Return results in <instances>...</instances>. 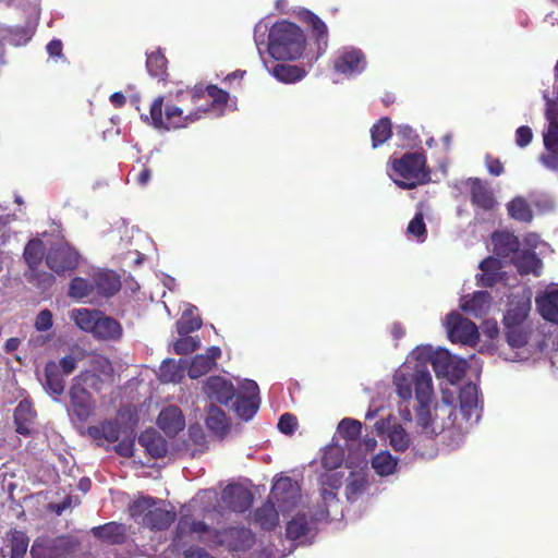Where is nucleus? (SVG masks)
<instances>
[{
    "instance_id": "1",
    "label": "nucleus",
    "mask_w": 558,
    "mask_h": 558,
    "mask_svg": "<svg viewBox=\"0 0 558 558\" xmlns=\"http://www.w3.org/2000/svg\"><path fill=\"white\" fill-rule=\"evenodd\" d=\"M466 366L464 359L446 349L434 351L432 347L422 345L415 348L395 372L396 393L409 402L414 391L418 403L417 424L427 436L453 425L452 407L457 401L465 421L478 420L476 385L466 384L460 389L456 385L464 376Z\"/></svg>"
},
{
    "instance_id": "2",
    "label": "nucleus",
    "mask_w": 558,
    "mask_h": 558,
    "mask_svg": "<svg viewBox=\"0 0 558 558\" xmlns=\"http://www.w3.org/2000/svg\"><path fill=\"white\" fill-rule=\"evenodd\" d=\"M208 545H226L232 550L248 548L254 541L253 533L245 527H230L216 531L192 515L183 513L178 522L173 542L177 546H185L192 542Z\"/></svg>"
},
{
    "instance_id": "3",
    "label": "nucleus",
    "mask_w": 558,
    "mask_h": 558,
    "mask_svg": "<svg viewBox=\"0 0 558 558\" xmlns=\"http://www.w3.org/2000/svg\"><path fill=\"white\" fill-rule=\"evenodd\" d=\"M344 460V450L340 445L331 444L324 450L322 464L326 470L319 476L320 496L325 504L316 513V520H323L329 517L328 507L338 502L337 490L342 485L343 472L336 471Z\"/></svg>"
},
{
    "instance_id": "4",
    "label": "nucleus",
    "mask_w": 558,
    "mask_h": 558,
    "mask_svg": "<svg viewBox=\"0 0 558 558\" xmlns=\"http://www.w3.org/2000/svg\"><path fill=\"white\" fill-rule=\"evenodd\" d=\"M304 44L305 38L300 27L282 21L270 28L267 50L274 59L293 60L302 54Z\"/></svg>"
},
{
    "instance_id": "5",
    "label": "nucleus",
    "mask_w": 558,
    "mask_h": 558,
    "mask_svg": "<svg viewBox=\"0 0 558 558\" xmlns=\"http://www.w3.org/2000/svg\"><path fill=\"white\" fill-rule=\"evenodd\" d=\"M425 157L420 153H409L392 161L391 179L402 189H414L429 181Z\"/></svg>"
},
{
    "instance_id": "6",
    "label": "nucleus",
    "mask_w": 558,
    "mask_h": 558,
    "mask_svg": "<svg viewBox=\"0 0 558 558\" xmlns=\"http://www.w3.org/2000/svg\"><path fill=\"white\" fill-rule=\"evenodd\" d=\"M130 513L134 519H142L145 526L151 530H166L175 520V512L156 507L151 497H142L130 507Z\"/></svg>"
},
{
    "instance_id": "7",
    "label": "nucleus",
    "mask_w": 558,
    "mask_h": 558,
    "mask_svg": "<svg viewBox=\"0 0 558 558\" xmlns=\"http://www.w3.org/2000/svg\"><path fill=\"white\" fill-rule=\"evenodd\" d=\"M92 377L93 375L89 372H82L73 378L69 390V414L82 423L86 422L95 410V401L89 391L84 387Z\"/></svg>"
},
{
    "instance_id": "8",
    "label": "nucleus",
    "mask_w": 558,
    "mask_h": 558,
    "mask_svg": "<svg viewBox=\"0 0 558 558\" xmlns=\"http://www.w3.org/2000/svg\"><path fill=\"white\" fill-rule=\"evenodd\" d=\"M162 104L163 98L160 96L154 100L150 106V120L151 124L156 129L171 128H185L187 124L195 122L201 118V111H194L190 114L183 116V110L177 106H167L166 108V120L162 119Z\"/></svg>"
},
{
    "instance_id": "9",
    "label": "nucleus",
    "mask_w": 558,
    "mask_h": 558,
    "mask_svg": "<svg viewBox=\"0 0 558 558\" xmlns=\"http://www.w3.org/2000/svg\"><path fill=\"white\" fill-rule=\"evenodd\" d=\"M270 500L282 514L291 513L300 501V487L289 477L278 478L271 488Z\"/></svg>"
},
{
    "instance_id": "10",
    "label": "nucleus",
    "mask_w": 558,
    "mask_h": 558,
    "mask_svg": "<svg viewBox=\"0 0 558 558\" xmlns=\"http://www.w3.org/2000/svg\"><path fill=\"white\" fill-rule=\"evenodd\" d=\"M446 330L451 342L472 345L478 339L477 327L458 312L447 315Z\"/></svg>"
},
{
    "instance_id": "11",
    "label": "nucleus",
    "mask_w": 558,
    "mask_h": 558,
    "mask_svg": "<svg viewBox=\"0 0 558 558\" xmlns=\"http://www.w3.org/2000/svg\"><path fill=\"white\" fill-rule=\"evenodd\" d=\"M490 242L494 245L495 258L490 256V269L502 266L504 263L512 262L520 248L518 236L509 231H496L490 234Z\"/></svg>"
},
{
    "instance_id": "12",
    "label": "nucleus",
    "mask_w": 558,
    "mask_h": 558,
    "mask_svg": "<svg viewBox=\"0 0 558 558\" xmlns=\"http://www.w3.org/2000/svg\"><path fill=\"white\" fill-rule=\"evenodd\" d=\"M453 189L459 196L469 197L475 207L476 214L485 213L488 209V190L483 181L477 178H468L458 180L453 183Z\"/></svg>"
},
{
    "instance_id": "13",
    "label": "nucleus",
    "mask_w": 558,
    "mask_h": 558,
    "mask_svg": "<svg viewBox=\"0 0 558 558\" xmlns=\"http://www.w3.org/2000/svg\"><path fill=\"white\" fill-rule=\"evenodd\" d=\"M258 386L254 380L245 379L233 403L235 413L243 420H251L259 408Z\"/></svg>"
},
{
    "instance_id": "14",
    "label": "nucleus",
    "mask_w": 558,
    "mask_h": 558,
    "mask_svg": "<svg viewBox=\"0 0 558 558\" xmlns=\"http://www.w3.org/2000/svg\"><path fill=\"white\" fill-rule=\"evenodd\" d=\"M73 550V543L66 537H38L32 548L33 558H68Z\"/></svg>"
},
{
    "instance_id": "15",
    "label": "nucleus",
    "mask_w": 558,
    "mask_h": 558,
    "mask_svg": "<svg viewBox=\"0 0 558 558\" xmlns=\"http://www.w3.org/2000/svg\"><path fill=\"white\" fill-rule=\"evenodd\" d=\"M78 258V253L68 243H58L49 250L46 264L52 271L60 275L76 268Z\"/></svg>"
},
{
    "instance_id": "16",
    "label": "nucleus",
    "mask_w": 558,
    "mask_h": 558,
    "mask_svg": "<svg viewBox=\"0 0 558 558\" xmlns=\"http://www.w3.org/2000/svg\"><path fill=\"white\" fill-rule=\"evenodd\" d=\"M365 59L363 53L355 48H344L338 52L335 61V70L344 75H354L365 69Z\"/></svg>"
},
{
    "instance_id": "17",
    "label": "nucleus",
    "mask_w": 558,
    "mask_h": 558,
    "mask_svg": "<svg viewBox=\"0 0 558 558\" xmlns=\"http://www.w3.org/2000/svg\"><path fill=\"white\" fill-rule=\"evenodd\" d=\"M222 500L231 510L244 512L253 500L252 493L242 485H228L222 492Z\"/></svg>"
},
{
    "instance_id": "18",
    "label": "nucleus",
    "mask_w": 558,
    "mask_h": 558,
    "mask_svg": "<svg viewBox=\"0 0 558 558\" xmlns=\"http://www.w3.org/2000/svg\"><path fill=\"white\" fill-rule=\"evenodd\" d=\"M157 424L166 435L173 437L184 428L185 420L178 407L169 405L161 410Z\"/></svg>"
},
{
    "instance_id": "19",
    "label": "nucleus",
    "mask_w": 558,
    "mask_h": 558,
    "mask_svg": "<svg viewBox=\"0 0 558 558\" xmlns=\"http://www.w3.org/2000/svg\"><path fill=\"white\" fill-rule=\"evenodd\" d=\"M204 390L208 398L222 404H228L234 397L233 385L219 376L208 378Z\"/></svg>"
},
{
    "instance_id": "20",
    "label": "nucleus",
    "mask_w": 558,
    "mask_h": 558,
    "mask_svg": "<svg viewBox=\"0 0 558 558\" xmlns=\"http://www.w3.org/2000/svg\"><path fill=\"white\" fill-rule=\"evenodd\" d=\"M535 304L541 316L550 323L558 324V290H546L535 298Z\"/></svg>"
},
{
    "instance_id": "21",
    "label": "nucleus",
    "mask_w": 558,
    "mask_h": 558,
    "mask_svg": "<svg viewBox=\"0 0 558 558\" xmlns=\"http://www.w3.org/2000/svg\"><path fill=\"white\" fill-rule=\"evenodd\" d=\"M532 303L529 298L515 296L510 303L504 316V324H527L526 319L531 311Z\"/></svg>"
},
{
    "instance_id": "22",
    "label": "nucleus",
    "mask_w": 558,
    "mask_h": 558,
    "mask_svg": "<svg viewBox=\"0 0 558 558\" xmlns=\"http://www.w3.org/2000/svg\"><path fill=\"white\" fill-rule=\"evenodd\" d=\"M95 292L102 296L113 295L120 289V279L110 270H98L93 276Z\"/></svg>"
},
{
    "instance_id": "23",
    "label": "nucleus",
    "mask_w": 558,
    "mask_h": 558,
    "mask_svg": "<svg viewBox=\"0 0 558 558\" xmlns=\"http://www.w3.org/2000/svg\"><path fill=\"white\" fill-rule=\"evenodd\" d=\"M138 442L153 458H162L168 451L166 439L154 429L143 432L138 437Z\"/></svg>"
},
{
    "instance_id": "24",
    "label": "nucleus",
    "mask_w": 558,
    "mask_h": 558,
    "mask_svg": "<svg viewBox=\"0 0 558 558\" xmlns=\"http://www.w3.org/2000/svg\"><path fill=\"white\" fill-rule=\"evenodd\" d=\"M36 412L32 403L24 399L20 401L14 411V423L16 425V433L27 436L31 434V426L34 424Z\"/></svg>"
},
{
    "instance_id": "25",
    "label": "nucleus",
    "mask_w": 558,
    "mask_h": 558,
    "mask_svg": "<svg viewBox=\"0 0 558 558\" xmlns=\"http://www.w3.org/2000/svg\"><path fill=\"white\" fill-rule=\"evenodd\" d=\"M512 262L521 276L530 274L541 276L543 263L534 251H523L520 255H515Z\"/></svg>"
},
{
    "instance_id": "26",
    "label": "nucleus",
    "mask_w": 558,
    "mask_h": 558,
    "mask_svg": "<svg viewBox=\"0 0 558 558\" xmlns=\"http://www.w3.org/2000/svg\"><path fill=\"white\" fill-rule=\"evenodd\" d=\"M87 435L100 446L102 441L112 444L120 437V425L116 421H106L99 426H89Z\"/></svg>"
},
{
    "instance_id": "27",
    "label": "nucleus",
    "mask_w": 558,
    "mask_h": 558,
    "mask_svg": "<svg viewBox=\"0 0 558 558\" xmlns=\"http://www.w3.org/2000/svg\"><path fill=\"white\" fill-rule=\"evenodd\" d=\"M94 337L101 340H118L122 336L121 325L112 317L99 315L95 323Z\"/></svg>"
},
{
    "instance_id": "28",
    "label": "nucleus",
    "mask_w": 558,
    "mask_h": 558,
    "mask_svg": "<svg viewBox=\"0 0 558 558\" xmlns=\"http://www.w3.org/2000/svg\"><path fill=\"white\" fill-rule=\"evenodd\" d=\"M279 509L269 499L254 512V521L264 530H272L279 524Z\"/></svg>"
},
{
    "instance_id": "29",
    "label": "nucleus",
    "mask_w": 558,
    "mask_h": 558,
    "mask_svg": "<svg viewBox=\"0 0 558 558\" xmlns=\"http://www.w3.org/2000/svg\"><path fill=\"white\" fill-rule=\"evenodd\" d=\"M507 211L510 218L523 223H531L534 215L529 199L523 196H515L507 204Z\"/></svg>"
},
{
    "instance_id": "30",
    "label": "nucleus",
    "mask_w": 558,
    "mask_h": 558,
    "mask_svg": "<svg viewBox=\"0 0 558 558\" xmlns=\"http://www.w3.org/2000/svg\"><path fill=\"white\" fill-rule=\"evenodd\" d=\"M507 342L511 348H523L530 338L531 327L529 324H504Z\"/></svg>"
},
{
    "instance_id": "31",
    "label": "nucleus",
    "mask_w": 558,
    "mask_h": 558,
    "mask_svg": "<svg viewBox=\"0 0 558 558\" xmlns=\"http://www.w3.org/2000/svg\"><path fill=\"white\" fill-rule=\"evenodd\" d=\"M95 537L107 541L112 544L123 543L125 537V527L123 524L110 522L92 530Z\"/></svg>"
},
{
    "instance_id": "32",
    "label": "nucleus",
    "mask_w": 558,
    "mask_h": 558,
    "mask_svg": "<svg viewBox=\"0 0 558 558\" xmlns=\"http://www.w3.org/2000/svg\"><path fill=\"white\" fill-rule=\"evenodd\" d=\"M461 307L464 312L470 313L477 318H482L483 322H486V315L488 313L487 292H475L471 300L462 302Z\"/></svg>"
},
{
    "instance_id": "33",
    "label": "nucleus",
    "mask_w": 558,
    "mask_h": 558,
    "mask_svg": "<svg viewBox=\"0 0 558 558\" xmlns=\"http://www.w3.org/2000/svg\"><path fill=\"white\" fill-rule=\"evenodd\" d=\"M367 485V474L361 469L350 473L345 486V497L349 501L356 500L365 490Z\"/></svg>"
},
{
    "instance_id": "34",
    "label": "nucleus",
    "mask_w": 558,
    "mask_h": 558,
    "mask_svg": "<svg viewBox=\"0 0 558 558\" xmlns=\"http://www.w3.org/2000/svg\"><path fill=\"white\" fill-rule=\"evenodd\" d=\"M305 19L310 27L312 28V34L316 38L317 43V51L322 54L326 48L328 43V29L326 24L315 14L307 12L305 14Z\"/></svg>"
},
{
    "instance_id": "35",
    "label": "nucleus",
    "mask_w": 558,
    "mask_h": 558,
    "mask_svg": "<svg viewBox=\"0 0 558 558\" xmlns=\"http://www.w3.org/2000/svg\"><path fill=\"white\" fill-rule=\"evenodd\" d=\"M310 531L311 522L306 519V515L300 511H298L287 524V536L293 541L306 537Z\"/></svg>"
},
{
    "instance_id": "36",
    "label": "nucleus",
    "mask_w": 558,
    "mask_h": 558,
    "mask_svg": "<svg viewBox=\"0 0 558 558\" xmlns=\"http://www.w3.org/2000/svg\"><path fill=\"white\" fill-rule=\"evenodd\" d=\"M34 31L29 27H5L1 26V40H8L14 46H22L28 43Z\"/></svg>"
},
{
    "instance_id": "37",
    "label": "nucleus",
    "mask_w": 558,
    "mask_h": 558,
    "mask_svg": "<svg viewBox=\"0 0 558 558\" xmlns=\"http://www.w3.org/2000/svg\"><path fill=\"white\" fill-rule=\"evenodd\" d=\"M99 315L100 314L96 311L78 308L71 312V319L74 320L80 329L93 333L95 330L94 325L97 323Z\"/></svg>"
},
{
    "instance_id": "38",
    "label": "nucleus",
    "mask_w": 558,
    "mask_h": 558,
    "mask_svg": "<svg viewBox=\"0 0 558 558\" xmlns=\"http://www.w3.org/2000/svg\"><path fill=\"white\" fill-rule=\"evenodd\" d=\"M398 460L388 451L377 453L372 460V466L380 476H388L395 473Z\"/></svg>"
},
{
    "instance_id": "39",
    "label": "nucleus",
    "mask_w": 558,
    "mask_h": 558,
    "mask_svg": "<svg viewBox=\"0 0 558 558\" xmlns=\"http://www.w3.org/2000/svg\"><path fill=\"white\" fill-rule=\"evenodd\" d=\"M270 73L280 82L293 83L304 77L305 72L300 68L291 64H276Z\"/></svg>"
},
{
    "instance_id": "40",
    "label": "nucleus",
    "mask_w": 558,
    "mask_h": 558,
    "mask_svg": "<svg viewBox=\"0 0 558 558\" xmlns=\"http://www.w3.org/2000/svg\"><path fill=\"white\" fill-rule=\"evenodd\" d=\"M195 310V306L189 305V307L183 312L182 317L177 323L179 335H189L190 332L201 328L202 319L194 315Z\"/></svg>"
},
{
    "instance_id": "41",
    "label": "nucleus",
    "mask_w": 558,
    "mask_h": 558,
    "mask_svg": "<svg viewBox=\"0 0 558 558\" xmlns=\"http://www.w3.org/2000/svg\"><path fill=\"white\" fill-rule=\"evenodd\" d=\"M44 250L43 242L37 239H33L26 244L24 258L29 269L37 268L40 265L44 257Z\"/></svg>"
},
{
    "instance_id": "42",
    "label": "nucleus",
    "mask_w": 558,
    "mask_h": 558,
    "mask_svg": "<svg viewBox=\"0 0 558 558\" xmlns=\"http://www.w3.org/2000/svg\"><path fill=\"white\" fill-rule=\"evenodd\" d=\"M183 377V368L174 360H166L159 367V378L162 383H177Z\"/></svg>"
},
{
    "instance_id": "43",
    "label": "nucleus",
    "mask_w": 558,
    "mask_h": 558,
    "mask_svg": "<svg viewBox=\"0 0 558 558\" xmlns=\"http://www.w3.org/2000/svg\"><path fill=\"white\" fill-rule=\"evenodd\" d=\"M374 148L385 143L391 136V123L387 118L380 119L371 130Z\"/></svg>"
},
{
    "instance_id": "44",
    "label": "nucleus",
    "mask_w": 558,
    "mask_h": 558,
    "mask_svg": "<svg viewBox=\"0 0 558 558\" xmlns=\"http://www.w3.org/2000/svg\"><path fill=\"white\" fill-rule=\"evenodd\" d=\"M94 292V283L88 282L84 278L76 277L70 283L69 295L71 298L82 300L90 296Z\"/></svg>"
},
{
    "instance_id": "45",
    "label": "nucleus",
    "mask_w": 558,
    "mask_h": 558,
    "mask_svg": "<svg viewBox=\"0 0 558 558\" xmlns=\"http://www.w3.org/2000/svg\"><path fill=\"white\" fill-rule=\"evenodd\" d=\"M207 426L216 432L222 433L228 427L227 416L222 410L216 405H210L206 418Z\"/></svg>"
},
{
    "instance_id": "46",
    "label": "nucleus",
    "mask_w": 558,
    "mask_h": 558,
    "mask_svg": "<svg viewBox=\"0 0 558 558\" xmlns=\"http://www.w3.org/2000/svg\"><path fill=\"white\" fill-rule=\"evenodd\" d=\"M25 277L28 282L41 290H47L54 282V277L51 274L38 271L37 268L28 269V271L25 272Z\"/></svg>"
},
{
    "instance_id": "47",
    "label": "nucleus",
    "mask_w": 558,
    "mask_h": 558,
    "mask_svg": "<svg viewBox=\"0 0 558 558\" xmlns=\"http://www.w3.org/2000/svg\"><path fill=\"white\" fill-rule=\"evenodd\" d=\"M11 558H23L28 547L27 536L20 531L10 534Z\"/></svg>"
},
{
    "instance_id": "48",
    "label": "nucleus",
    "mask_w": 558,
    "mask_h": 558,
    "mask_svg": "<svg viewBox=\"0 0 558 558\" xmlns=\"http://www.w3.org/2000/svg\"><path fill=\"white\" fill-rule=\"evenodd\" d=\"M215 365L211 363V359L204 355H196L189 368V376L191 378H198L208 373Z\"/></svg>"
},
{
    "instance_id": "49",
    "label": "nucleus",
    "mask_w": 558,
    "mask_h": 558,
    "mask_svg": "<svg viewBox=\"0 0 558 558\" xmlns=\"http://www.w3.org/2000/svg\"><path fill=\"white\" fill-rule=\"evenodd\" d=\"M362 425L353 418H343L338 425V433L347 440H355L360 436Z\"/></svg>"
},
{
    "instance_id": "50",
    "label": "nucleus",
    "mask_w": 558,
    "mask_h": 558,
    "mask_svg": "<svg viewBox=\"0 0 558 558\" xmlns=\"http://www.w3.org/2000/svg\"><path fill=\"white\" fill-rule=\"evenodd\" d=\"M113 368L111 362L99 354H95L90 359V371H88L93 377L89 381H94L96 379V374L109 376L111 375Z\"/></svg>"
},
{
    "instance_id": "51",
    "label": "nucleus",
    "mask_w": 558,
    "mask_h": 558,
    "mask_svg": "<svg viewBox=\"0 0 558 558\" xmlns=\"http://www.w3.org/2000/svg\"><path fill=\"white\" fill-rule=\"evenodd\" d=\"M85 357V350L76 347L69 354L63 356L59 364L64 375H70L77 365V362Z\"/></svg>"
},
{
    "instance_id": "52",
    "label": "nucleus",
    "mask_w": 558,
    "mask_h": 558,
    "mask_svg": "<svg viewBox=\"0 0 558 558\" xmlns=\"http://www.w3.org/2000/svg\"><path fill=\"white\" fill-rule=\"evenodd\" d=\"M389 439L391 447L397 451H404L410 445V437L400 425H395L389 430Z\"/></svg>"
},
{
    "instance_id": "53",
    "label": "nucleus",
    "mask_w": 558,
    "mask_h": 558,
    "mask_svg": "<svg viewBox=\"0 0 558 558\" xmlns=\"http://www.w3.org/2000/svg\"><path fill=\"white\" fill-rule=\"evenodd\" d=\"M146 68L154 77H161L166 71V58L160 52H153L147 56Z\"/></svg>"
},
{
    "instance_id": "54",
    "label": "nucleus",
    "mask_w": 558,
    "mask_h": 558,
    "mask_svg": "<svg viewBox=\"0 0 558 558\" xmlns=\"http://www.w3.org/2000/svg\"><path fill=\"white\" fill-rule=\"evenodd\" d=\"M549 119L547 132L544 134V145L547 150H558V117Z\"/></svg>"
},
{
    "instance_id": "55",
    "label": "nucleus",
    "mask_w": 558,
    "mask_h": 558,
    "mask_svg": "<svg viewBox=\"0 0 558 558\" xmlns=\"http://www.w3.org/2000/svg\"><path fill=\"white\" fill-rule=\"evenodd\" d=\"M407 231L409 234L415 236L418 242H423L425 240L426 227L423 220V215L421 213H417L409 222Z\"/></svg>"
},
{
    "instance_id": "56",
    "label": "nucleus",
    "mask_w": 558,
    "mask_h": 558,
    "mask_svg": "<svg viewBox=\"0 0 558 558\" xmlns=\"http://www.w3.org/2000/svg\"><path fill=\"white\" fill-rule=\"evenodd\" d=\"M199 347V340L197 338L183 335L181 339H179L174 343V351L177 354L183 355L194 352Z\"/></svg>"
},
{
    "instance_id": "57",
    "label": "nucleus",
    "mask_w": 558,
    "mask_h": 558,
    "mask_svg": "<svg viewBox=\"0 0 558 558\" xmlns=\"http://www.w3.org/2000/svg\"><path fill=\"white\" fill-rule=\"evenodd\" d=\"M46 383L48 389L57 396L64 391V380L59 375L50 372V365L46 367Z\"/></svg>"
},
{
    "instance_id": "58",
    "label": "nucleus",
    "mask_w": 558,
    "mask_h": 558,
    "mask_svg": "<svg viewBox=\"0 0 558 558\" xmlns=\"http://www.w3.org/2000/svg\"><path fill=\"white\" fill-rule=\"evenodd\" d=\"M533 140L532 129L527 125H521L515 131V144L523 148L526 147Z\"/></svg>"
},
{
    "instance_id": "59",
    "label": "nucleus",
    "mask_w": 558,
    "mask_h": 558,
    "mask_svg": "<svg viewBox=\"0 0 558 558\" xmlns=\"http://www.w3.org/2000/svg\"><path fill=\"white\" fill-rule=\"evenodd\" d=\"M52 327V313L49 310H43L38 313L35 320V328L38 331H47Z\"/></svg>"
},
{
    "instance_id": "60",
    "label": "nucleus",
    "mask_w": 558,
    "mask_h": 558,
    "mask_svg": "<svg viewBox=\"0 0 558 558\" xmlns=\"http://www.w3.org/2000/svg\"><path fill=\"white\" fill-rule=\"evenodd\" d=\"M296 427V418L289 413L281 415L278 422V428L284 434H292Z\"/></svg>"
},
{
    "instance_id": "61",
    "label": "nucleus",
    "mask_w": 558,
    "mask_h": 558,
    "mask_svg": "<svg viewBox=\"0 0 558 558\" xmlns=\"http://www.w3.org/2000/svg\"><path fill=\"white\" fill-rule=\"evenodd\" d=\"M269 31L267 24L258 23L254 29V40L257 46L258 51L260 52V46L265 44V38L269 35Z\"/></svg>"
},
{
    "instance_id": "62",
    "label": "nucleus",
    "mask_w": 558,
    "mask_h": 558,
    "mask_svg": "<svg viewBox=\"0 0 558 558\" xmlns=\"http://www.w3.org/2000/svg\"><path fill=\"white\" fill-rule=\"evenodd\" d=\"M397 135L402 137L403 145H413L416 140V135L409 125H399L397 128Z\"/></svg>"
},
{
    "instance_id": "63",
    "label": "nucleus",
    "mask_w": 558,
    "mask_h": 558,
    "mask_svg": "<svg viewBox=\"0 0 558 558\" xmlns=\"http://www.w3.org/2000/svg\"><path fill=\"white\" fill-rule=\"evenodd\" d=\"M548 154L541 156V162L553 171H558V150H548Z\"/></svg>"
},
{
    "instance_id": "64",
    "label": "nucleus",
    "mask_w": 558,
    "mask_h": 558,
    "mask_svg": "<svg viewBox=\"0 0 558 558\" xmlns=\"http://www.w3.org/2000/svg\"><path fill=\"white\" fill-rule=\"evenodd\" d=\"M207 92L215 104L225 105L228 101L229 94L217 86H208Z\"/></svg>"
}]
</instances>
